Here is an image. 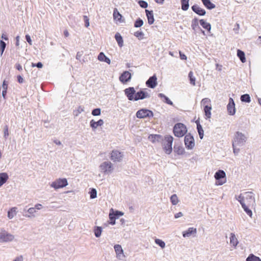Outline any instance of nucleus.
<instances>
[{
    "instance_id": "nucleus-1",
    "label": "nucleus",
    "mask_w": 261,
    "mask_h": 261,
    "mask_svg": "<svg viewBox=\"0 0 261 261\" xmlns=\"http://www.w3.org/2000/svg\"><path fill=\"white\" fill-rule=\"evenodd\" d=\"M148 139L152 143H160L166 154H170L172 152L174 139L171 135H166L163 136L161 135L150 134L148 136Z\"/></svg>"
},
{
    "instance_id": "nucleus-2",
    "label": "nucleus",
    "mask_w": 261,
    "mask_h": 261,
    "mask_svg": "<svg viewBox=\"0 0 261 261\" xmlns=\"http://www.w3.org/2000/svg\"><path fill=\"white\" fill-rule=\"evenodd\" d=\"M247 137L241 132H236L232 140V144L238 145L239 147L243 146L246 142Z\"/></svg>"
},
{
    "instance_id": "nucleus-3",
    "label": "nucleus",
    "mask_w": 261,
    "mask_h": 261,
    "mask_svg": "<svg viewBox=\"0 0 261 261\" xmlns=\"http://www.w3.org/2000/svg\"><path fill=\"white\" fill-rule=\"evenodd\" d=\"M215 178L217 185L221 186L226 181V173L223 170H218L215 174Z\"/></svg>"
},
{
    "instance_id": "nucleus-4",
    "label": "nucleus",
    "mask_w": 261,
    "mask_h": 261,
    "mask_svg": "<svg viewBox=\"0 0 261 261\" xmlns=\"http://www.w3.org/2000/svg\"><path fill=\"white\" fill-rule=\"evenodd\" d=\"M136 116L139 119L149 118L153 117V113L149 109L142 108L137 112Z\"/></svg>"
},
{
    "instance_id": "nucleus-5",
    "label": "nucleus",
    "mask_w": 261,
    "mask_h": 261,
    "mask_svg": "<svg viewBox=\"0 0 261 261\" xmlns=\"http://www.w3.org/2000/svg\"><path fill=\"white\" fill-rule=\"evenodd\" d=\"M100 169L105 174H110L112 172L114 168L110 161H105L99 166Z\"/></svg>"
},
{
    "instance_id": "nucleus-6",
    "label": "nucleus",
    "mask_w": 261,
    "mask_h": 261,
    "mask_svg": "<svg viewBox=\"0 0 261 261\" xmlns=\"http://www.w3.org/2000/svg\"><path fill=\"white\" fill-rule=\"evenodd\" d=\"M186 147L188 149H192L195 146V140L194 137L190 133L186 135L184 139Z\"/></svg>"
},
{
    "instance_id": "nucleus-7",
    "label": "nucleus",
    "mask_w": 261,
    "mask_h": 261,
    "mask_svg": "<svg viewBox=\"0 0 261 261\" xmlns=\"http://www.w3.org/2000/svg\"><path fill=\"white\" fill-rule=\"evenodd\" d=\"M148 91L150 90L147 88H144L136 92L135 101L149 98L150 95L148 93Z\"/></svg>"
},
{
    "instance_id": "nucleus-8",
    "label": "nucleus",
    "mask_w": 261,
    "mask_h": 261,
    "mask_svg": "<svg viewBox=\"0 0 261 261\" xmlns=\"http://www.w3.org/2000/svg\"><path fill=\"white\" fill-rule=\"evenodd\" d=\"M68 185L67 180L66 178H59L53 182L51 187L55 189L62 188Z\"/></svg>"
},
{
    "instance_id": "nucleus-9",
    "label": "nucleus",
    "mask_w": 261,
    "mask_h": 261,
    "mask_svg": "<svg viewBox=\"0 0 261 261\" xmlns=\"http://www.w3.org/2000/svg\"><path fill=\"white\" fill-rule=\"evenodd\" d=\"M124 92L128 100L130 101H135L136 91L134 87H129L126 88L124 90Z\"/></svg>"
},
{
    "instance_id": "nucleus-10",
    "label": "nucleus",
    "mask_w": 261,
    "mask_h": 261,
    "mask_svg": "<svg viewBox=\"0 0 261 261\" xmlns=\"http://www.w3.org/2000/svg\"><path fill=\"white\" fill-rule=\"evenodd\" d=\"M123 157V153L117 150H113L111 154L110 159L113 162H121Z\"/></svg>"
},
{
    "instance_id": "nucleus-11",
    "label": "nucleus",
    "mask_w": 261,
    "mask_h": 261,
    "mask_svg": "<svg viewBox=\"0 0 261 261\" xmlns=\"http://www.w3.org/2000/svg\"><path fill=\"white\" fill-rule=\"evenodd\" d=\"M227 110L229 115L233 116L235 114L236 109L235 103L232 98H229L228 103L227 105Z\"/></svg>"
},
{
    "instance_id": "nucleus-12",
    "label": "nucleus",
    "mask_w": 261,
    "mask_h": 261,
    "mask_svg": "<svg viewBox=\"0 0 261 261\" xmlns=\"http://www.w3.org/2000/svg\"><path fill=\"white\" fill-rule=\"evenodd\" d=\"M145 84L148 88L153 89L158 85L157 77L155 74L152 76L149 77V78L146 81Z\"/></svg>"
},
{
    "instance_id": "nucleus-13",
    "label": "nucleus",
    "mask_w": 261,
    "mask_h": 261,
    "mask_svg": "<svg viewBox=\"0 0 261 261\" xmlns=\"http://www.w3.org/2000/svg\"><path fill=\"white\" fill-rule=\"evenodd\" d=\"M132 79V74L128 71H123L119 76V80L122 84H125Z\"/></svg>"
},
{
    "instance_id": "nucleus-14",
    "label": "nucleus",
    "mask_w": 261,
    "mask_h": 261,
    "mask_svg": "<svg viewBox=\"0 0 261 261\" xmlns=\"http://www.w3.org/2000/svg\"><path fill=\"white\" fill-rule=\"evenodd\" d=\"M173 149L174 152L178 155H182L185 153V148L179 142H175Z\"/></svg>"
},
{
    "instance_id": "nucleus-15",
    "label": "nucleus",
    "mask_w": 261,
    "mask_h": 261,
    "mask_svg": "<svg viewBox=\"0 0 261 261\" xmlns=\"http://www.w3.org/2000/svg\"><path fill=\"white\" fill-rule=\"evenodd\" d=\"M192 11L199 16H204L206 14V11L204 9L200 8L198 5L194 4L191 7Z\"/></svg>"
},
{
    "instance_id": "nucleus-16",
    "label": "nucleus",
    "mask_w": 261,
    "mask_h": 261,
    "mask_svg": "<svg viewBox=\"0 0 261 261\" xmlns=\"http://www.w3.org/2000/svg\"><path fill=\"white\" fill-rule=\"evenodd\" d=\"M13 239L14 236L7 232H4L0 233V242H1L11 241Z\"/></svg>"
},
{
    "instance_id": "nucleus-17",
    "label": "nucleus",
    "mask_w": 261,
    "mask_h": 261,
    "mask_svg": "<svg viewBox=\"0 0 261 261\" xmlns=\"http://www.w3.org/2000/svg\"><path fill=\"white\" fill-rule=\"evenodd\" d=\"M197 233V229L196 228L190 227L187 230L182 232V236L184 238L190 237L192 235H195Z\"/></svg>"
},
{
    "instance_id": "nucleus-18",
    "label": "nucleus",
    "mask_w": 261,
    "mask_h": 261,
    "mask_svg": "<svg viewBox=\"0 0 261 261\" xmlns=\"http://www.w3.org/2000/svg\"><path fill=\"white\" fill-rule=\"evenodd\" d=\"M146 15L147 18L148 23L149 24H152L154 22V18L153 15V12L152 10H149L145 9Z\"/></svg>"
},
{
    "instance_id": "nucleus-19",
    "label": "nucleus",
    "mask_w": 261,
    "mask_h": 261,
    "mask_svg": "<svg viewBox=\"0 0 261 261\" xmlns=\"http://www.w3.org/2000/svg\"><path fill=\"white\" fill-rule=\"evenodd\" d=\"M97 59L99 61L106 62L108 64L111 63V60L103 52H100L99 54Z\"/></svg>"
},
{
    "instance_id": "nucleus-20",
    "label": "nucleus",
    "mask_w": 261,
    "mask_h": 261,
    "mask_svg": "<svg viewBox=\"0 0 261 261\" xmlns=\"http://www.w3.org/2000/svg\"><path fill=\"white\" fill-rule=\"evenodd\" d=\"M199 23L202 27L208 32H210L211 30V24L206 22L204 19H201L199 20Z\"/></svg>"
},
{
    "instance_id": "nucleus-21",
    "label": "nucleus",
    "mask_w": 261,
    "mask_h": 261,
    "mask_svg": "<svg viewBox=\"0 0 261 261\" xmlns=\"http://www.w3.org/2000/svg\"><path fill=\"white\" fill-rule=\"evenodd\" d=\"M204 7L208 10H212L216 7V5L210 0H201Z\"/></svg>"
},
{
    "instance_id": "nucleus-22",
    "label": "nucleus",
    "mask_w": 261,
    "mask_h": 261,
    "mask_svg": "<svg viewBox=\"0 0 261 261\" xmlns=\"http://www.w3.org/2000/svg\"><path fill=\"white\" fill-rule=\"evenodd\" d=\"M103 123V121L102 119H99L97 121L91 120L90 122V125L92 128H96L98 126L102 125Z\"/></svg>"
},
{
    "instance_id": "nucleus-23",
    "label": "nucleus",
    "mask_w": 261,
    "mask_h": 261,
    "mask_svg": "<svg viewBox=\"0 0 261 261\" xmlns=\"http://www.w3.org/2000/svg\"><path fill=\"white\" fill-rule=\"evenodd\" d=\"M158 97L161 98L165 103L170 106L173 105V102L163 93L158 94Z\"/></svg>"
},
{
    "instance_id": "nucleus-24",
    "label": "nucleus",
    "mask_w": 261,
    "mask_h": 261,
    "mask_svg": "<svg viewBox=\"0 0 261 261\" xmlns=\"http://www.w3.org/2000/svg\"><path fill=\"white\" fill-rule=\"evenodd\" d=\"M198 19L197 17L194 18L191 21V28L192 30L196 31V30H198L199 29H200V27L199 26L198 24Z\"/></svg>"
},
{
    "instance_id": "nucleus-25",
    "label": "nucleus",
    "mask_w": 261,
    "mask_h": 261,
    "mask_svg": "<svg viewBox=\"0 0 261 261\" xmlns=\"http://www.w3.org/2000/svg\"><path fill=\"white\" fill-rule=\"evenodd\" d=\"M187 130L186 126L181 123H177L173 126L172 130Z\"/></svg>"
},
{
    "instance_id": "nucleus-26",
    "label": "nucleus",
    "mask_w": 261,
    "mask_h": 261,
    "mask_svg": "<svg viewBox=\"0 0 261 261\" xmlns=\"http://www.w3.org/2000/svg\"><path fill=\"white\" fill-rule=\"evenodd\" d=\"M115 38L116 41L117 42L118 46L120 47H122L123 45V39L122 36L120 35V34L119 33H117L115 35Z\"/></svg>"
},
{
    "instance_id": "nucleus-27",
    "label": "nucleus",
    "mask_w": 261,
    "mask_h": 261,
    "mask_svg": "<svg viewBox=\"0 0 261 261\" xmlns=\"http://www.w3.org/2000/svg\"><path fill=\"white\" fill-rule=\"evenodd\" d=\"M203 110L204 112V114L206 117V118H210L211 116V110L212 107L211 106H205L203 107Z\"/></svg>"
},
{
    "instance_id": "nucleus-28",
    "label": "nucleus",
    "mask_w": 261,
    "mask_h": 261,
    "mask_svg": "<svg viewBox=\"0 0 261 261\" xmlns=\"http://www.w3.org/2000/svg\"><path fill=\"white\" fill-rule=\"evenodd\" d=\"M237 56L242 63H245L246 61L245 53L240 50H237Z\"/></svg>"
},
{
    "instance_id": "nucleus-29",
    "label": "nucleus",
    "mask_w": 261,
    "mask_h": 261,
    "mask_svg": "<svg viewBox=\"0 0 261 261\" xmlns=\"http://www.w3.org/2000/svg\"><path fill=\"white\" fill-rule=\"evenodd\" d=\"M114 249L116 252L117 256H120L123 253V250L120 245L116 244L114 246Z\"/></svg>"
},
{
    "instance_id": "nucleus-30",
    "label": "nucleus",
    "mask_w": 261,
    "mask_h": 261,
    "mask_svg": "<svg viewBox=\"0 0 261 261\" xmlns=\"http://www.w3.org/2000/svg\"><path fill=\"white\" fill-rule=\"evenodd\" d=\"M230 243L234 247L237 246L238 244L239 243V242L237 239L236 238L235 234L233 233H230Z\"/></svg>"
},
{
    "instance_id": "nucleus-31",
    "label": "nucleus",
    "mask_w": 261,
    "mask_h": 261,
    "mask_svg": "<svg viewBox=\"0 0 261 261\" xmlns=\"http://www.w3.org/2000/svg\"><path fill=\"white\" fill-rule=\"evenodd\" d=\"M240 100L242 102L249 103L251 101V98L248 94H244L241 96Z\"/></svg>"
},
{
    "instance_id": "nucleus-32",
    "label": "nucleus",
    "mask_w": 261,
    "mask_h": 261,
    "mask_svg": "<svg viewBox=\"0 0 261 261\" xmlns=\"http://www.w3.org/2000/svg\"><path fill=\"white\" fill-rule=\"evenodd\" d=\"M8 176L6 173H0V187L6 182Z\"/></svg>"
},
{
    "instance_id": "nucleus-33",
    "label": "nucleus",
    "mask_w": 261,
    "mask_h": 261,
    "mask_svg": "<svg viewBox=\"0 0 261 261\" xmlns=\"http://www.w3.org/2000/svg\"><path fill=\"white\" fill-rule=\"evenodd\" d=\"M181 8L183 11H187L189 8V1L187 0H181Z\"/></svg>"
},
{
    "instance_id": "nucleus-34",
    "label": "nucleus",
    "mask_w": 261,
    "mask_h": 261,
    "mask_svg": "<svg viewBox=\"0 0 261 261\" xmlns=\"http://www.w3.org/2000/svg\"><path fill=\"white\" fill-rule=\"evenodd\" d=\"M102 228L100 226H95L94 229V235L96 238H99L101 234Z\"/></svg>"
},
{
    "instance_id": "nucleus-35",
    "label": "nucleus",
    "mask_w": 261,
    "mask_h": 261,
    "mask_svg": "<svg viewBox=\"0 0 261 261\" xmlns=\"http://www.w3.org/2000/svg\"><path fill=\"white\" fill-rule=\"evenodd\" d=\"M110 212H112L113 213V216L116 217V219H118L119 217L122 216L124 215L123 212L118 210L114 211L113 208L111 209Z\"/></svg>"
},
{
    "instance_id": "nucleus-36",
    "label": "nucleus",
    "mask_w": 261,
    "mask_h": 261,
    "mask_svg": "<svg viewBox=\"0 0 261 261\" xmlns=\"http://www.w3.org/2000/svg\"><path fill=\"white\" fill-rule=\"evenodd\" d=\"M246 261H261V259L253 254H250L246 258Z\"/></svg>"
},
{
    "instance_id": "nucleus-37",
    "label": "nucleus",
    "mask_w": 261,
    "mask_h": 261,
    "mask_svg": "<svg viewBox=\"0 0 261 261\" xmlns=\"http://www.w3.org/2000/svg\"><path fill=\"white\" fill-rule=\"evenodd\" d=\"M16 207H12L8 212V217L9 219H12L16 214Z\"/></svg>"
},
{
    "instance_id": "nucleus-38",
    "label": "nucleus",
    "mask_w": 261,
    "mask_h": 261,
    "mask_svg": "<svg viewBox=\"0 0 261 261\" xmlns=\"http://www.w3.org/2000/svg\"><path fill=\"white\" fill-rule=\"evenodd\" d=\"M242 206L245 213L250 217H252V211L248 207V206L246 205L245 203H242Z\"/></svg>"
},
{
    "instance_id": "nucleus-39",
    "label": "nucleus",
    "mask_w": 261,
    "mask_h": 261,
    "mask_svg": "<svg viewBox=\"0 0 261 261\" xmlns=\"http://www.w3.org/2000/svg\"><path fill=\"white\" fill-rule=\"evenodd\" d=\"M188 77H189V81H190V83L193 86H195V81H196V79L195 77L193 76V73L192 71H190L189 74H188Z\"/></svg>"
},
{
    "instance_id": "nucleus-40",
    "label": "nucleus",
    "mask_w": 261,
    "mask_h": 261,
    "mask_svg": "<svg viewBox=\"0 0 261 261\" xmlns=\"http://www.w3.org/2000/svg\"><path fill=\"white\" fill-rule=\"evenodd\" d=\"M89 194L91 199H94L97 197V191L94 188H90Z\"/></svg>"
},
{
    "instance_id": "nucleus-41",
    "label": "nucleus",
    "mask_w": 261,
    "mask_h": 261,
    "mask_svg": "<svg viewBox=\"0 0 261 261\" xmlns=\"http://www.w3.org/2000/svg\"><path fill=\"white\" fill-rule=\"evenodd\" d=\"M113 17L115 20H117L120 21L122 15L120 14V13L116 9H115L113 12Z\"/></svg>"
},
{
    "instance_id": "nucleus-42",
    "label": "nucleus",
    "mask_w": 261,
    "mask_h": 261,
    "mask_svg": "<svg viewBox=\"0 0 261 261\" xmlns=\"http://www.w3.org/2000/svg\"><path fill=\"white\" fill-rule=\"evenodd\" d=\"M144 23L143 20L140 18H138L136 19L134 23V27L140 28L143 25Z\"/></svg>"
},
{
    "instance_id": "nucleus-43",
    "label": "nucleus",
    "mask_w": 261,
    "mask_h": 261,
    "mask_svg": "<svg viewBox=\"0 0 261 261\" xmlns=\"http://www.w3.org/2000/svg\"><path fill=\"white\" fill-rule=\"evenodd\" d=\"M109 219H110V221H109V224L112 225H114L116 223V217H114V216H113V214L112 212H110L109 213Z\"/></svg>"
},
{
    "instance_id": "nucleus-44",
    "label": "nucleus",
    "mask_w": 261,
    "mask_h": 261,
    "mask_svg": "<svg viewBox=\"0 0 261 261\" xmlns=\"http://www.w3.org/2000/svg\"><path fill=\"white\" fill-rule=\"evenodd\" d=\"M170 201L173 205H176L178 203V198L176 194H173L170 197Z\"/></svg>"
},
{
    "instance_id": "nucleus-45",
    "label": "nucleus",
    "mask_w": 261,
    "mask_h": 261,
    "mask_svg": "<svg viewBox=\"0 0 261 261\" xmlns=\"http://www.w3.org/2000/svg\"><path fill=\"white\" fill-rule=\"evenodd\" d=\"M6 47V43L3 40H0V50H1V55L2 56L5 48Z\"/></svg>"
},
{
    "instance_id": "nucleus-46",
    "label": "nucleus",
    "mask_w": 261,
    "mask_h": 261,
    "mask_svg": "<svg viewBox=\"0 0 261 261\" xmlns=\"http://www.w3.org/2000/svg\"><path fill=\"white\" fill-rule=\"evenodd\" d=\"M155 243L160 247H161L162 249L164 248L165 247V242L161 239H156L155 240Z\"/></svg>"
},
{
    "instance_id": "nucleus-47",
    "label": "nucleus",
    "mask_w": 261,
    "mask_h": 261,
    "mask_svg": "<svg viewBox=\"0 0 261 261\" xmlns=\"http://www.w3.org/2000/svg\"><path fill=\"white\" fill-rule=\"evenodd\" d=\"M210 102H211V100L209 98H204L202 99V100L201 101V105L203 107H204V106H208V104H210V105H211Z\"/></svg>"
},
{
    "instance_id": "nucleus-48",
    "label": "nucleus",
    "mask_w": 261,
    "mask_h": 261,
    "mask_svg": "<svg viewBox=\"0 0 261 261\" xmlns=\"http://www.w3.org/2000/svg\"><path fill=\"white\" fill-rule=\"evenodd\" d=\"M253 193L252 192H248L246 196V199L248 200L250 202L251 201L254 202V198L253 196Z\"/></svg>"
},
{
    "instance_id": "nucleus-49",
    "label": "nucleus",
    "mask_w": 261,
    "mask_h": 261,
    "mask_svg": "<svg viewBox=\"0 0 261 261\" xmlns=\"http://www.w3.org/2000/svg\"><path fill=\"white\" fill-rule=\"evenodd\" d=\"M92 115L93 116H99L101 114V109L100 108H95L92 111Z\"/></svg>"
},
{
    "instance_id": "nucleus-50",
    "label": "nucleus",
    "mask_w": 261,
    "mask_h": 261,
    "mask_svg": "<svg viewBox=\"0 0 261 261\" xmlns=\"http://www.w3.org/2000/svg\"><path fill=\"white\" fill-rule=\"evenodd\" d=\"M144 33L142 31H138L134 33V35L137 37L139 40L143 38Z\"/></svg>"
},
{
    "instance_id": "nucleus-51",
    "label": "nucleus",
    "mask_w": 261,
    "mask_h": 261,
    "mask_svg": "<svg viewBox=\"0 0 261 261\" xmlns=\"http://www.w3.org/2000/svg\"><path fill=\"white\" fill-rule=\"evenodd\" d=\"M138 4L142 8L146 9L148 7V3L143 0H140L138 2Z\"/></svg>"
},
{
    "instance_id": "nucleus-52",
    "label": "nucleus",
    "mask_w": 261,
    "mask_h": 261,
    "mask_svg": "<svg viewBox=\"0 0 261 261\" xmlns=\"http://www.w3.org/2000/svg\"><path fill=\"white\" fill-rule=\"evenodd\" d=\"M174 135L177 137H181L187 135L188 132H173Z\"/></svg>"
},
{
    "instance_id": "nucleus-53",
    "label": "nucleus",
    "mask_w": 261,
    "mask_h": 261,
    "mask_svg": "<svg viewBox=\"0 0 261 261\" xmlns=\"http://www.w3.org/2000/svg\"><path fill=\"white\" fill-rule=\"evenodd\" d=\"M83 18L85 22V26L88 28L90 25L89 18L87 16L84 15L83 16Z\"/></svg>"
},
{
    "instance_id": "nucleus-54",
    "label": "nucleus",
    "mask_w": 261,
    "mask_h": 261,
    "mask_svg": "<svg viewBox=\"0 0 261 261\" xmlns=\"http://www.w3.org/2000/svg\"><path fill=\"white\" fill-rule=\"evenodd\" d=\"M238 146V145L232 144L233 151L235 155L238 154L240 150V148L237 147Z\"/></svg>"
},
{
    "instance_id": "nucleus-55",
    "label": "nucleus",
    "mask_w": 261,
    "mask_h": 261,
    "mask_svg": "<svg viewBox=\"0 0 261 261\" xmlns=\"http://www.w3.org/2000/svg\"><path fill=\"white\" fill-rule=\"evenodd\" d=\"M32 67H36L38 68H41L43 67V64L41 62H38L36 63H32Z\"/></svg>"
},
{
    "instance_id": "nucleus-56",
    "label": "nucleus",
    "mask_w": 261,
    "mask_h": 261,
    "mask_svg": "<svg viewBox=\"0 0 261 261\" xmlns=\"http://www.w3.org/2000/svg\"><path fill=\"white\" fill-rule=\"evenodd\" d=\"M82 112V108L81 106H79L77 110H74L73 114L74 117H76L79 115V114H80Z\"/></svg>"
},
{
    "instance_id": "nucleus-57",
    "label": "nucleus",
    "mask_w": 261,
    "mask_h": 261,
    "mask_svg": "<svg viewBox=\"0 0 261 261\" xmlns=\"http://www.w3.org/2000/svg\"><path fill=\"white\" fill-rule=\"evenodd\" d=\"M8 86V82L6 80H4L3 82V84L2 86V90L7 91Z\"/></svg>"
},
{
    "instance_id": "nucleus-58",
    "label": "nucleus",
    "mask_w": 261,
    "mask_h": 261,
    "mask_svg": "<svg viewBox=\"0 0 261 261\" xmlns=\"http://www.w3.org/2000/svg\"><path fill=\"white\" fill-rule=\"evenodd\" d=\"M237 199L239 201L240 204L242 205V203H245L244 202V197L242 196L241 194H240L238 197L237 198Z\"/></svg>"
},
{
    "instance_id": "nucleus-59",
    "label": "nucleus",
    "mask_w": 261,
    "mask_h": 261,
    "mask_svg": "<svg viewBox=\"0 0 261 261\" xmlns=\"http://www.w3.org/2000/svg\"><path fill=\"white\" fill-rule=\"evenodd\" d=\"M25 39L27 40V41L28 42V43L30 44V45H32V40H31V37L29 35L27 34L25 35Z\"/></svg>"
},
{
    "instance_id": "nucleus-60",
    "label": "nucleus",
    "mask_w": 261,
    "mask_h": 261,
    "mask_svg": "<svg viewBox=\"0 0 261 261\" xmlns=\"http://www.w3.org/2000/svg\"><path fill=\"white\" fill-rule=\"evenodd\" d=\"M179 57L180 59L182 60H187V56H186V55L181 52L180 51H179Z\"/></svg>"
},
{
    "instance_id": "nucleus-61",
    "label": "nucleus",
    "mask_w": 261,
    "mask_h": 261,
    "mask_svg": "<svg viewBox=\"0 0 261 261\" xmlns=\"http://www.w3.org/2000/svg\"><path fill=\"white\" fill-rule=\"evenodd\" d=\"M17 82L20 84H22L24 82L23 77L20 75H18L17 76Z\"/></svg>"
},
{
    "instance_id": "nucleus-62",
    "label": "nucleus",
    "mask_w": 261,
    "mask_h": 261,
    "mask_svg": "<svg viewBox=\"0 0 261 261\" xmlns=\"http://www.w3.org/2000/svg\"><path fill=\"white\" fill-rule=\"evenodd\" d=\"M197 124V130H203L202 126L200 125L198 120L196 121Z\"/></svg>"
},
{
    "instance_id": "nucleus-63",
    "label": "nucleus",
    "mask_w": 261,
    "mask_h": 261,
    "mask_svg": "<svg viewBox=\"0 0 261 261\" xmlns=\"http://www.w3.org/2000/svg\"><path fill=\"white\" fill-rule=\"evenodd\" d=\"M28 212L29 214L32 215L36 212L35 208V207H31V208H29V210H28Z\"/></svg>"
},
{
    "instance_id": "nucleus-64",
    "label": "nucleus",
    "mask_w": 261,
    "mask_h": 261,
    "mask_svg": "<svg viewBox=\"0 0 261 261\" xmlns=\"http://www.w3.org/2000/svg\"><path fill=\"white\" fill-rule=\"evenodd\" d=\"M15 68L19 71L22 70V66L19 63H16L15 64Z\"/></svg>"
}]
</instances>
